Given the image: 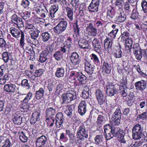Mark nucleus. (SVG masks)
I'll return each mask as SVG.
<instances>
[{"label":"nucleus","mask_w":147,"mask_h":147,"mask_svg":"<svg viewBox=\"0 0 147 147\" xmlns=\"http://www.w3.org/2000/svg\"><path fill=\"white\" fill-rule=\"evenodd\" d=\"M46 121L47 123V125L51 123L50 125H49V127H51L54 125L55 119L52 118H47L46 119Z\"/></svg>","instance_id":"obj_58"},{"label":"nucleus","mask_w":147,"mask_h":147,"mask_svg":"<svg viewBox=\"0 0 147 147\" xmlns=\"http://www.w3.org/2000/svg\"><path fill=\"white\" fill-rule=\"evenodd\" d=\"M16 86L13 84H7L4 86L5 90L7 92L13 93L16 90Z\"/></svg>","instance_id":"obj_28"},{"label":"nucleus","mask_w":147,"mask_h":147,"mask_svg":"<svg viewBox=\"0 0 147 147\" xmlns=\"http://www.w3.org/2000/svg\"><path fill=\"white\" fill-rule=\"evenodd\" d=\"M30 4V2L28 0H22L21 5L24 8H27Z\"/></svg>","instance_id":"obj_56"},{"label":"nucleus","mask_w":147,"mask_h":147,"mask_svg":"<svg viewBox=\"0 0 147 147\" xmlns=\"http://www.w3.org/2000/svg\"><path fill=\"white\" fill-rule=\"evenodd\" d=\"M78 44L80 47L82 49H88V44L86 40L84 39H80L78 42Z\"/></svg>","instance_id":"obj_33"},{"label":"nucleus","mask_w":147,"mask_h":147,"mask_svg":"<svg viewBox=\"0 0 147 147\" xmlns=\"http://www.w3.org/2000/svg\"><path fill=\"white\" fill-rule=\"evenodd\" d=\"M12 120L15 124L20 125L22 123V117L20 114L15 113L12 117Z\"/></svg>","instance_id":"obj_23"},{"label":"nucleus","mask_w":147,"mask_h":147,"mask_svg":"<svg viewBox=\"0 0 147 147\" xmlns=\"http://www.w3.org/2000/svg\"><path fill=\"white\" fill-rule=\"evenodd\" d=\"M11 21L20 29L24 26V22L22 19L16 14H13L11 17Z\"/></svg>","instance_id":"obj_7"},{"label":"nucleus","mask_w":147,"mask_h":147,"mask_svg":"<svg viewBox=\"0 0 147 147\" xmlns=\"http://www.w3.org/2000/svg\"><path fill=\"white\" fill-rule=\"evenodd\" d=\"M43 41L46 42L49 40L51 38V34L48 32H44L41 34Z\"/></svg>","instance_id":"obj_39"},{"label":"nucleus","mask_w":147,"mask_h":147,"mask_svg":"<svg viewBox=\"0 0 147 147\" xmlns=\"http://www.w3.org/2000/svg\"><path fill=\"white\" fill-rule=\"evenodd\" d=\"M62 97L63 102L67 104L76 98V94L75 91L69 90L67 91L66 93L63 94Z\"/></svg>","instance_id":"obj_2"},{"label":"nucleus","mask_w":147,"mask_h":147,"mask_svg":"<svg viewBox=\"0 0 147 147\" xmlns=\"http://www.w3.org/2000/svg\"><path fill=\"white\" fill-rule=\"evenodd\" d=\"M113 40L109 37H107L104 41V46L105 49L109 50L111 47Z\"/></svg>","instance_id":"obj_31"},{"label":"nucleus","mask_w":147,"mask_h":147,"mask_svg":"<svg viewBox=\"0 0 147 147\" xmlns=\"http://www.w3.org/2000/svg\"><path fill=\"white\" fill-rule=\"evenodd\" d=\"M132 137L133 139L135 140L141 139L144 142L146 140V136L143 132H132Z\"/></svg>","instance_id":"obj_19"},{"label":"nucleus","mask_w":147,"mask_h":147,"mask_svg":"<svg viewBox=\"0 0 147 147\" xmlns=\"http://www.w3.org/2000/svg\"><path fill=\"white\" fill-rule=\"evenodd\" d=\"M99 3V0H92L88 7V11L91 13L97 12L98 10Z\"/></svg>","instance_id":"obj_10"},{"label":"nucleus","mask_w":147,"mask_h":147,"mask_svg":"<svg viewBox=\"0 0 147 147\" xmlns=\"http://www.w3.org/2000/svg\"><path fill=\"white\" fill-rule=\"evenodd\" d=\"M85 138L84 137H83L82 136L78 135L75 139V142L77 145H80L83 142Z\"/></svg>","instance_id":"obj_48"},{"label":"nucleus","mask_w":147,"mask_h":147,"mask_svg":"<svg viewBox=\"0 0 147 147\" xmlns=\"http://www.w3.org/2000/svg\"><path fill=\"white\" fill-rule=\"evenodd\" d=\"M21 15L24 19H26L30 17V13L28 11H25L21 13Z\"/></svg>","instance_id":"obj_57"},{"label":"nucleus","mask_w":147,"mask_h":147,"mask_svg":"<svg viewBox=\"0 0 147 147\" xmlns=\"http://www.w3.org/2000/svg\"><path fill=\"white\" fill-rule=\"evenodd\" d=\"M50 14L51 17L54 18L55 17V13L58 10V5L51 6L50 8Z\"/></svg>","instance_id":"obj_35"},{"label":"nucleus","mask_w":147,"mask_h":147,"mask_svg":"<svg viewBox=\"0 0 147 147\" xmlns=\"http://www.w3.org/2000/svg\"><path fill=\"white\" fill-rule=\"evenodd\" d=\"M107 94L108 96H112L117 93L118 89L116 88L115 85L111 83H109L106 86Z\"/></svg>","instance_id":"obj_6"},{"label":"nucleus","mask_w":147,"mask_h":147,"mask_svg":"<svg viewBox=\"0 0 147 147\" xmlns=\"http://www.w3.org/2000/svg\"><path fill=\"white\" fill-rule=\"evenodd\" d=\"M47 141V137L45 136L42 135L36 139V146L37 147H44Z\"/></svg>","instance_id":"obj_16"},{"label":"nucleus","mask_w":147,"mask_h":147,"mask_svg":"<svg viewBox=\"0 0 147 147\" xmlns=\"http://www.w3.org/2000/svg\"><path fill=\"white\" fill-rule=\"evenodd\" d=\"M31 38H37L39 36L40 31L38 30H31L29 32Z\"/></svg>","instance_id":"obj_43"},{"label":"nucleus","mask_w":147,"mask_h":147,"mask_svg":"<svg viewBox=\"0 0 147 147\" xmlns=\"http://www.w3.org/2000/svg\"><path fill=\"white\" fill-rule=\"evenodd\" d=\"M133 50L136 59H140L142 57V53L139 44L138 43L134 44L133 47Z\"/></svg>","instance_id":"obj_13"},{"label":"nucleus","mask_w":147,"mask_h":147,"mask_svg":"<svg viewBox=\"0 0 147 147\" xmlns=\"http://www.w3.org/2000/svg\"><path fill=\"white\" fill-rule=\"evenodd\" d=\"M134 85L136 90L142 92L146 88L147 84L145 80H142L135 83Z\"/></svg>","instance_id":"obj_12"},{"label":"nucleus","mask_w":147,"mask_h":147,"mask_svg":"<svg viewBox=\"0 0 147 147\" xmlns=\"http://www.w3.org/2000/svg\"><path fill=\"white\" fill-rule=\"evenodd\" d=\"M65 74V69L63 67H58L55 72L56 77L58 78L63 77Z\"/></svg>","instance_id":"obj_27"},{"label":"nucleus","mask_w":147,"mask_h":147,"mask_svg":"<svg viewBox=\"0 0 147 147\" xmlns=\"http://www.w3.org/2000/svg\"><path fill=\"white\" fill-rule=\"evenodd\" d=\"M141 6L143 11L146 13L147 11V2L145 0H142L141 3Z\"/></svg>","instance_id":"obj_54"},{"label":"nucleus","mask_w":147,"mask_h":147,"mask_svg":"<svg viewBox=\"0 0 147 147\" xmlns=\"http://www.w3.org/2000/svg\"><path fill=\"white\" fill-rule=\"evenodd\" d=\"M69 58L72 65L73 67L78 65L81 61L78 54L76 52L72 53Z\"/></svg>","instance_id":"obj_11"},{"label":"nucleus","mask_w":147,"mask_h":147,"mask_svg":"<svg viewBox=\"0 0 147 147\" xmlns=\"http://www.w3.org/2000/svg\"><path fill=\"white\" fill-rule=\"evenodd\" d=\"M66 10L67 12V16L68 18L71 21H72L74 18L73 9L68 7H67L66 8Z\"/></svg>","instance_id":"obj_38"},{"label":"nucleus","mask_w":147,"mask_h":147,"mask_svg":"<svg viewBox=\"0 0 147 147\" xmlns=\"http://www.w3.org/2000/svg\"><path fill=\"white\" fill-rule=\"evenodd\" d=\"M112 126H111L110 124H106L104 127V132L106 136V139L107 140H108V137L107 136L108 135L109 133H110V131H111Z\"/></svg>","instance_id":"obj_40"},{"label":"nucleus","mask_w":147,"mask_h":147,"mask_svg":"<svg viewBox=\"0 0 147 147\" xmlns=\"http://www.w3.org/2000/svg\"><path fill=\"white\" fill-rule=\"evenodd\" d=\"M20 34L21 37L20 40V43L21 46H23L24 44V32L22 31L21 32Z\"/></svg>","instance_id":"obj_63"},{"label":"nucleus","mask_w":147,"mask_h":147,"mask_svg":"<svg viewBox=\"0 0 147 147\" xmlns=\"http://www.w3.org/2000/svg\"><path fill=\"white\" fill-rule=\"evenodd\" d=\"M63 88V84L61 83H59L56 86L55 92L58 93H61L62 92Z\"/></svg>","instance_id":"obj_50"},{"label":"nucleus","mask_w":147,"mask_h":147,"mask_svg":"<svg viewBox=\"0 0 147 147\" xmlns=\"http://www.w3.org/2000/svg\"><path fill=\"white\" fill-rule=\"evenodd\" d=\"M75 106L74 105H67L65 113L68 117L73 119V117L75 115Z\"/></svg>","instance_id":"obj_14"},{"label":"nucleus","mask_w":147,"mask_h":147,"mask_svg":"<svg viewBox=\"0 0 147 147\" xmlns=\"http://www.w3.org/2000/svg\"><path fill=\"white\" fill-rule=\"evenodd\" d=\"M126 17L123 13H121L119 16L115 19V21L119 23L123 22L126 19Z\"/></svg>","instance_id":"obj_41"},{"label":"nucleus","mask_w":147,"mask_h":147,"mask_svg":"<svg viewBox=\"0 0 147 147\" xmlns=\"http://www.w3.org/2000/svg\"><path fill=\"white\" fill-rule=\"evenodd\" d=\"M92 45L94 50L96 51L101 48V43L98 39L94 38L92 41Z\"/></svg>","instance_id":"obj_30"},{"label":"nucleus","mask_w":147,"mask_h":147,"mask_svg":"<svg viewBox=\"0 0 147 147\" xmlns=\"http://www.w3.org/2000/svg\"><path fill=\"white\" fill-rule=\"evenodd\" d=\"M121 132H123V131L119 128L117 127H115L113 126H112L111 128V131H110V133H109L108 136H107L108 140L109 139L113 138V137H118V136H119L121 134Z\"/></svg>","instance_id":"obj_8"},{"label":"nucleus","mask_w":147,"mask_h":147,"mask_svg":"<svg viewBox=\"0 0 147 147\" xmlns=\"http://www.w3.org/2000/svg\"><path fill=\"white\" fill-rule=\"evenodd\" d=\"M55 124L57 128H59L63 123L64 121V117L63 113L61 112L58 113L55 117Z\"/></svg>","instance_id":"obj_15"},{"label":"nucleus","mask_w":147,"mask_h":147,"mask_svg":"<svg viewBox=\"0 0 147 147\" xmlns=\"http://www.w3.org/2000/svg\"><path fill=\"white\" fill-rule=\"evenodd\" d=\"M86 28L87 30L90 33L91 35L94 36H96L97 33V29L92 24L90 23L88 24Z\"/></svg>","instance_id":"obj_22"},{"label":"nucleus","mask_w":147,"mask_h":147,"mask_svg":"<svg viewBox=\"0 0 147 147\" xmlns=\"http://www.w3.org/2000/svg\"><path fill=\"white\" fill-rule=\"evenodd\" d=\"M85 65L86 72L90 75L92 74L94 70V66L88 62L85 63Z\"/></svg>","instance_id":"obj_25"},{"label":"nucleus","mask_w":147,"mask_h":147,"mask_svg":"<svg viewBox=\"0 0 147 147\" xmlns=\"http://www.w3.org/2000/svg\"><path fill=\"white\" fill-rule=\"evenodd\" d=\"M123 50L119 45L116 47L114 51V56L116 58H119L122 57L123 55Z\"/></svg>","instance_id":"obj_21"},{"label":"nucleus","mask_w":147,"mask_h":147,"mask_svg":"<svg viewBox=\"0 0 147 147\" xmlns=\"http://www.w3.org/2000/svg\"><path fill=\"white\" fill-rule=\"evenodd\" d=\"M91 59L93 60V61L95 63H98L100 62L98 56L94 53H92L90 55Z\"/></svg>","instance_id":"obj_51"},{"label":"nucleus","mask_w":147,"mask_h":147,"mask_svg":"<svg viewBox=\"0 0 147 147\" xmlns=\"http://www.w3.org/2000/svg\"><path fill=\"white\" fill-rule=\"evenodd\" d=\"M19 136L20 140L24 143L26 142L28 140V137L25 136L23 132L22 131Z\"/></svg>","instance_id":"obj_52"},{"label":"nucleus","mask_w":147,"mask_h":147,"mask_svg":"<svg viewBox=\"0 0 147 147\" xmlns=\"http://www.w3.org/2000/svg\"><path fill=\"white\" fill-rule=\"evenodd\" d=\"M96 97L99 104L102 105L105 102V96L103 92L100 89L95 90V92Z\"/></svg>","instance_id":"obj_9"},{"label":"nucleus","mask_w":147,"mask_h":147,"mask_svg":"<svg viewBox=\"0 0 147 147\" xmlns=\"http://www.w3.org/2000/svg\"><path fill=\"white\" fill-rule=\"evenodd\" d=\"M114 109L116 110L112 115L110 121L113 125H118L120 123L122 113L120 108L116 105H113L111 108V110L113 111Z\"/></svg>","instance_id":"obj_1"},{"label":"nucleus","mask_w":147,"mask_h":147,"mask_svg":"<svg viewBox=\"0 0 147 147\" xmlns=\"http://www.w3.org/2000/svg\"><path fill=\"white\" fill-rule=\"evenodd\" d=\"M121 32V38H124L125 40L126 49V50H128L129 53H131V49L133 43V39L129 37L130 34L128 32H123L122 30Z\"/></svg>","instance_id":"obj_3"},{"label":"nucleus","mask_w":147,"mask_h":147,"mask_svg":"<svg viewBox=\"0 0 147 147\" xmlns=\"http://www.w3.org/2000/svg\"><path fill=\"white\" fill-rule=\"evenodd\" d=\"M87 105L84 100L82 101L79 105L78 107V113L81 115H84L86 112Z\"/></svg>","instance_id":"obj_17"},{"label":"nucleus","mask_w":147,"mask_h":147,"mask_svg":"<svg viewBox=\"0 0 147 147\" xmlns=\"http://www.w3.org/2000/svg\"><path fill=\"white\" fill-rule=\"evenodd\" d=\"M124 3V2L122 0H117L115 2V4L119 8L122 7Z\"/></svg>","instance_id":"obj_60"},{"label":"nucleus","mask_w":147,"mask_h":147,"mask_svg":"<svg viewBox=\"0 0 147 147\" xmlns=\"http://www.w3.org/2000/svg\"><path fill=\"white\" fill-rule=\"evenodd\" d=\"M32 93L31 92H29L22 101L23 103H28V102L32 98Z\"/></svg>","instance_id":"obj_46"},{"label":"nucleus","mask_w":147,"mask_h":147,"mask_svg":"<svg viewBox=\"0 0 147 147\" xmlns=\"http://www.w3.org/2000/svg\"><path fill=\"white\" fill-rule=\"evenodd\" d=\"M138 117L143 120H147V112H145L138 115Z\"/></svg>","instance_id":"obj_62"},{"label":"nucleus","mask_w":147,"mask_h":147,"mask_svg":"<svg viewBox=\"0 0 147 147\" xmlns=\"http://www.w3.org/2000/svg\"><path fill=\"white\" fill-rule=\"evenodd\" d=\"M121 132V134L119 135V136H118L117 137L118 139L121 143H125L126 142L124 138L125 133L124 132Z\"/></svg>","instance_id":"obj_53"},{"label":"nucleus","mask_w":147,"mask_h":147,"mask_svg":"<svg viewBox=\"0 0 147 147\" xmlns=\"http://www.w3.org/2000/svg\"><path fill=\"white\" fill-rule=\"evenodd\" d=\"M103 138L102 135H98L96 136L94 140L96 144H99L103 142Z\"/></svg>","instance_id":"obj_49"},{"label":"nucleus","mask_w":147,"mask_h":147,"mask_svg":"<svg viewBox=\"0 0 147 147\" xmlns=\"http://www.w3.org/2000/svg\"><path fill=\"white\" fill-rule=\"evenodd\" d=\"M44 70L43 69H41L35 71L34 74L36 77H39L43 74Z\"/></svg>","instance_id":"obj_59"},{"label":"nucleus","mask_w":147,"mask_h":147,"mask_svg":"<svg viewBox=\"0 0 147 147\" xmlns=\"http://www.w3.org/2000/svg\"><path fill=\"white\" fill-rule=\"evenodd\" d=\"M76 79L82 84H85L87 82L86 77L85 76L82 75L81 72Z\"/></svg>","instance_id":"obj_37"},{"label":"nucleus","mask_w":147,"mask_h":147,"mask_svg":"<svg viewBox=\"0 0 147 147\" xmlns=\"http://www.w3.org/2000/svg\"><path fill=\"white\" fill-rule=\"evenodd\" d=\"M2 147H11V143L10 140L9 139L6 140L4 142L2 146Z\"/></svg>","instance_id":"obj_64"},{"label":"nucleus","mask_w":147,"mask_h":147,"mask_svg":"<svg viewBox=\"0 0 147 147\" xmlns=\"http://www.w3.org/2000/svg\"><path fill=\"white\" fill-rule=\"evenodd\" d=\"M48 55V52L45 50L41 53L39 60L41 63H43L46 61L48 59L47 57Z\"/></svg>","instance_id":"obj_34"},{"label":"nucleus","mask_w":147,"mask_h":147,"mask_svg":"<svg viewBox=\"0 0 147 147\" xmlns=\"http://www.w3.org/2000/svg\"><path fill=\"white\" fill-rule=\"evenodd\" d=\"M40 114L37 112L32 113V117L30 119V123L32 125H34L37 121L39 119Z\"/></svg>","instance_id":"obj_29"},{"label":"nucleus","mask_w":147,"mask_h":147,"mask_svg":"<svg viewBox=\"0 0 147 147\" xmlns=\"http://www.w3.org/2000/svg\"><path fill=\"white\" fill-rule=\"evenodd\" d=\"M53 56L55 59L58 61L60 60L62 58V54L60 51H55Z\"/></svg>","instance_id":"obj_44"},{"label":"nucleus","mask_w":147,"mask_h":147,"mask_svg":"<svg viewBox=\"0 0 147 147\" xmlns=\"http://www.w3.org/2000/svg\"><path fill=\"white\" fill-rule=\"evenodd\" d=\"M143 129L141 125L139 123H137L133 127L132 132L135 133L136 132H143Z\"/></svg>","instance_id":"obj_42"},{"label":"nucleus","mask_w":147,"mask_h":147,"mask_svg":"<svg viewBox=\"0 0 147 147\" xmlns=\"http://www.w3.org/2000/svg\"><path fill=\"white\" fill-rule=\"evenodd\" d=\"M103 67L106 73L107 74L110 73L111 69V65L110 63L107 61V60L104 61Z\"/></svg>","instance_id":"obj_36"},{"label":"nucleus","mask_w":147,"mask_h":147,"mask_svg":"<svg viewBox=\"0 0 147 147\" xmlns=\"http://www.w3.org/2000/svg\"><path fill=\"white\" fill-rule=\"evenodd\" d=\"M10 31L13 37L18 39L19 38L20 33L19 30L12 27L10 28Z\"/></svg>","instance_id":"obj_26"},{"label":"nucleus","mask_w":147,"mask_h":147,"mask_svg":"<svg viewBox=\"0 0 147 147\" xmlns=\"http://www.w3.org/2000/svg\"><path fill=\"white\" fill-rule=\"evenodd\" d=\"M118 31V29L117 28L115 30L113 29L108 34V35L111 36V34H112L113 38L114 39H115Z\"/></svg>","instance_id":"obj_61"},{"label":"nucleus","mask_w":147,"mask_h":147,"mask_svg":"<svg viewBox=\"0 0 147 147\" xmlns=\"http://www.w3.org/2000/svg\"><path fill=\"white\" fill-rule=\"evenodd\" d=\"M28 80L27 79H24L22 80L21 85L22 87L28 89L30 88V84L28 82Z\"/></svg>","instance_id":"obj_47"},{"label":"nucleus","mask_w":147,"mask_h":147,"mask_svg":"<svg viewBox=\"0 0 147 147\" xmlns=\"http://www.w3.org/2000/svg\"><path fill=\"white\" fill-rule=\"evenodd\" d=\"M2 58L5 62H7L8 61L9 59L8 53L7 52H3L2 55Z\"/></svg>","instance_id":"obj_55"},{"label":"nucleus","mask_w":147,"mask_h":147,"mask_svg":"<svg viewBox=\"0 0 147 147\" xmlns=\"http://www.w3.org/2000/svg\"><path fill=\"white\" fill-rule=\"evenodd\" d=\"M72 42L71 39L68 38L63 45L60 47V51L63 53H69L71 51Z\"/></svg>","instance_id":"obj_5"},{"label":"nucleus","mask_w":147,"mask_h":147,"mask_svg":"<svg viewBox=\"0 0 147 147\" xmlns=\"http://www.w3.org/2000/svg\"><path fill=\"white\" fill-rule=\"evenodd\" d=\"M67 23L65 21H61L53 28L54 32L57 34H61L66 29Z\"/></svg>","instance_id":"obj_4"},{"label":"nucleus","mask_w":147,"mask_h":147,"mask_svg":"<svg viewBox=\"0 0 147 147\" xmlns=\"http://www.w3.org/2000/svg\"><path fill=\"white\" fill-rule=\"evenodd\" d=\"M56 110L52 107L47 108L46 110V117L52 118L56 113Z\"/></svg>","instance_id":"obj_24"},{"label":"nucleus","mask_w":147,"mask_h":147,"mask_svg":"<svg viewBox=\"0 0 147 147\" xmlns=\"http://www.w3.org/2000/svg\"><path fill=\"white\" fill-rule=\"evenodd\" d=\"M136 3L135 6L136 7V9H134L132 11V13L131 16V18L134 20L137 19L138 18V13L137 11V6Z\"/></svg>","instance_id":"obj_45"},{"label":"nucleus","mask_w":147,"mask_h":147,"mask_svg":"<svg viewBox=\"0 0 147 147\" xmlns=\"http://www.w3.org/2000/svg\"><path fill=\"white\" fill-rule=\"evenodd\" d=\"M44 88L41 87L36 92L35 98L38 100L42 98L44 96Z\"/></svg>","instance_id":"obj_32"},{"label":"nucleus","mask_w":147,"mask_h":147,"mask_svg":"<svg viewBox=\"0 0 147 147\" xmlns=\"http://www.w3.org/2000/svg\"><path fill=\"white\" fill-rule=\"evenodd\" d=\"M106 121L105 117L102 115H99L96 121V124L98 127L97 128L98 130L102 129V125L104 124Z\"/></svg>","instance_id":"obj_20"},{"label":"nucleus","mask_w":147,"mask_h":147,"mask_svg":"<svg viewBox=\"0 0 147 147\" xmlns=\"http://www.w3.org/2000/svg\"><path fill=\"white\" fill-rule=\"evenodd\" d=\"M77 133L78 135L82 136L85 138H87L88 137V131L86 128L83 124H82L79 127Z\"/></svg>","instance_id":"obj_18"}]
</instances>
